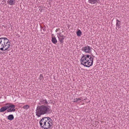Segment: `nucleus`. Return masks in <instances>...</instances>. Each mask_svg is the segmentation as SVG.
I'll return each mask as SVG.
<instances>
[{"instance_id": "f257e3e1", "label": "nucleus", "mask_w": 129, "mask_h": 129, "mask_svg": "<svg viewBox=\"0 0 129 129\" xmlns=\"http://www.w3.org/2000/svg\"><path fill=\"white\" fill-rule=\"evenodd\" d=\"M40 104H43L44 105H42L37 107L36 110V115L38 117H40L41 115L45 114H50L52 112V110L50 109V106L48 105L45 106V104H47L48 102L46 100L43 99L40 100Z\"/></svg>"}, {"instance_id": "f03ea898", "label": "nucleus", "mask_w": 129, "mask_h": 129, "mask_svg": "<svg viewBox=\"0 0 129 129\" xmlns=\"http://www.w3.org/2000/svg\"><path fill=\"white\" fill-rule=\"evenodd\" d=\"M15 107L14 105L12 103H9L6 104L5 105L2 107L0 109V112H3L7 110V112H14L15 111Z\"/></svg>"}, {"instance_id": "7ed1b4c3", "label": "nucleus", "mask_w": 129, "mask_h": 129, "mask_svg": "<svg viewBox=\"0 0 129 129\" xmlns=\"http://www.w3.org/2000/svg\"><path fill=\"white\" fill-rule=\"evenodd\" d=\"M91 57H90L89 55H83L80 60L81 64L86 67L87 63L89 61V59H91Z\"/></svg>"}, {"instance_id": "20e7f679", "label": "nucleus", "mask_w": 129, "mask_h": 129, "mask_svg": "<svg viewBox=\"0 0 129 129\" xmlns=\"http://www.w3.org/2000/svg\"><path fill=\"white\" fill-rule=\"evenodd\" d=\"M43 125V127H42V128H44V129H48L50 128L52 125V123L51 121H47Z\"/></svg>"}, {"instance_id": "39448f33", "label": "nucleus", "mask_w": 129, "mask_h": 129, "mask_svg": "<svg viewBox=\"0 0 129 129\" xmlns=\"http://www.w3.org/2000/svg\"><path fill=\"white\" fill-rule=\"evenodd\" d=\"M5 38V50H7L10 46V42L9 40L6 38Z\"/></svg>"}, {"instance_id": "423d86ee", "label": "nucleus", "mask_w": 129, "mask_h": 129, "mask_svg": "<svg viewBox=\"0 0 129 129\" xmlns=\"http://www.w3.org/2000/svg\"><path fill=\"white\" fill-rule=\"evenodd\" d=\"M90 49V47L87 46L83 47L81 50L86 53H90L91 52Z\"/></svg>"}, {"instance_id": "0eeeda50", "label": "nucleus", "mask_w": 129, "mask_h": 129, "mask_svg": "<svg viewBox=\"0 0 129 129\" xmlns=\"http://www.w3.org/2000/svg\"><path fill=\"white\" fill-rule=\"evenodd\" d=\"M93 59V58H91V59H89V61H89V60L88 62L87 63L86 66V67H89L92 65Z\"/></svg>"}, {"instance_id": "6e6552de", "label": "nucleus", "mask_w": 129, "mask_h": 129, "mask_svg": "<svg viewBox=\"0 0 129 129\" xmlns=\"http://www.w3.org/2000/svg\"><path fill=\"white\" fill-rule=\"evenodd\" d=\"M46 122H47V120H45V119H44L43 117L41 120L39 122V123L42 128V127H43V125L45 124L44 123Z\"/></svg>"}, {"instance_id": "1a4fd4ad", "label": "nucleus", "mask_w": 129, "mask_h": 129, "mask_svg": "<svg viewBox=\"0 0 129 129\" xmlns=\"http://www.w3.org/2000/svg\"><path fill=\"white\" fill-rule=\"evenodd\" d=\"M88 1L89 3L93 4L99 3L100 2L99 0H88Z\"/></svg>"}, {"instance_id": "9d476101", "label": "nucleus", "mask_w": 129, "mask_h": 129, "mask_svg": "<svg viewBox=\"0 0 129 129\" xmlns=\"http://www.w3.org/2000/svg\"><path fill=\"white\" fill-rule=\"evenodd\" d=\"M5 45L2 44L1 42H0V50L2 51H5L6 50H5Z\"/></svg>"}, {"instance_id": "9b49d317", "label": "nucleus", "mask_w": 129, "mask_h": 129, "mask_svg": "<svg viewBox=\"0 0 129 129\" xmlns=\"http://www.w3.org/2000/svg\"><path fill=\"white\" fill-rule=\"evenodd\" d=\"M8 2L10 5H14L15 3V0H9L8 1Z\"/></svg>"}, {"instance_id": "f8f14e48", "label": "nucleus", "mask_w": 129, "mask_h": 129, "mask_svg": "<svg viewBox=\"0 0 129 129\" xmlns=\"http://www.w3.org/2000/svg\"><path fill=\"white\" fill-rule=\"evenodd\" d=\"M7 117V119L10 120H12L14 118V116L12 114L9 115Z\"/></svg>"}, {"instance_id": "ddd939ff", "label": "nucleus", "mask_w": 129, "mask_h": 129, "mask_svg": "<svg viewBox=\"0 0 129 129\" xmlns=\"http://www.w3.org/2000/svg\"><path fill=\"white\" fill-rule=\"evenodd\" d=\"M116 26H118L119 28H120V25L121 24V22L117 19L116 20Z\"/></svg>"}, {"instance_id": "4468645a", "label": "nucleus", "mask_w": 129, "mask_h": 129, "mask_svg": "<svg viewBox=\"0 0 129 129\" xmlns=\"http://www.w3.org/2000/svg\"><path fill=\"white\" fill-rule=\"evenodd\" d=\"M52 43L54 44H56L57 42V41L55 37H52Z\"/></svg>"}, {"instance_id": "2eb2a0df", "label": "nucleus", "mask_w": 129, "mask_h": 129, "mask_svg": "<svg viewBox=\"0 0 129 129\" xmlns=\"http://www.w3.org/2000/svg\"><path fill=\"white\" fill-rule=\"evenodd\" d=\"M5 39V38H0V42H1V43L4 45H5V44L4 40Z\"/></svg>"}, {"instance_id": "dca6fc26", "label": "nucleus", "mask_w": 129, "mask_h": 129, "mask_svg": "<svg viewBox=\"0 0 129 129\" xmlns=\"http://www.w3.org/2000/svg\"><path fill=\"white\" fill-rule=\"evenodd\" d=\"M43 117L44 119H45V120H47V121H51V122H52V120L50 118L46 117Z\"/></svg>"}, {"instance_id": "f3484780", "label": "nucleus", "mask_w": 129, "mask_h": 129, "mask_svg": "<svg viewBox=\"0 0 129 129\" xmlns=\"http://www.w3.org/2000/svg\"><path fill=\"white\" fill-rule=\"evenodd\" d=\"M82 33L81 31L80 30H79L77 32V34L78 36L80 37L81 36V34Z\"/></svg>"}, {"instance_id": "a211bd4d", "label": "nucleus", "mask_w": 129, "mask_h": 129, "mask_svg": "<svg viewBox=\"0 0 129 129\" xmlns=\"http://www.w3.org/2000/svg\"><path fill=\"white\" fill-rule=\"evenodd\" d=\"M65 36H64V38H61V37H59L58 38L59 40L61 43H62L63 42V40L64 39V37Z\"/></svg>"}, {"instance_id": "6ab92c4d", "label": "nucleus", "mask_w": 129, "mask_h": 129, "mask_svg": "<svg viewBox=\"0 0 129 129\" xmlns=\"http://www.w3.org/2000/svg\"><path fill=\"white\" fill-rule=\"evenodd\" d=\"M29 106L28 105H26L23 107V108L24 109H26L28 108Z\"/></svg>"}, {"instance_id": "aec40b11", "label": "nucleus", "mask_w": 129, "mask_h": 129, "mask_svg": "<svg viewBox=\"0 0 129 129\" xmlns=\"http://www.w3.org/2000/svg\"><path fill=\"white\" fill-rule=\"evenodd\" d=\"M43 78V77L42 75L41 74L40 76L39 79H40V80H41L44 79Z\"/></svg>"}, {"instance_id": "412c9836", "label": "nucleus", "mask_w": 129, "mask_h": 129, "mask_svg": "<svg viewBox=\"0 0 129 129\" xmlns=\"http://www.w3.org/2000/svg\"><path fill=\"white\" fill-rule=\"evenodd\" d=\"M73 100H74V101H73L74 102H77V99H76V98L74 99Z\"/></svg>"}, {"instance_id": "4be33fe9", "label": "nucleus", "mask_w": 129, "mask_h": 129, "mask_svg": "<svg viewBox=\"0 0 129 129\" xmlns=\"http://www.w3.org/2000/svg\"><path fill=\"white\" fill-rule=\"evenodd\" d=\"M76 99H77V102H78V101H80V100H81L80 99V98H76Z\"/></svg>"}, {"instance_id": "5701e85b", "label": "nucleus", "mask_w": 129, "mask_h": 129, "mask_svg": "<svg viewBox=\"0 0 129 129\" xmlns=\"http://www.w3.org/2000/svg\"><path fill=\"white\" fill-rule=\"evenodd\" d=\"M61 37V38H63V37H64V36H63L62 35V36H61V35H60V37Z\"/></svg>"}, {"instance_id": "b1692460", "label": "nucleus", "mask_w": 129, "mask_h": 129, "mask_svg": "<svg viewBox=\"0 0 129 129\" xmlns=\"http://www.w3.org/2000/svg\"><path fill=\"white\" fill-rule=\"evenodd\" d=\"M58 29H56V32H57L58 31Z\"/></svg>"}]
</instances>
